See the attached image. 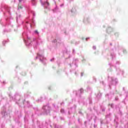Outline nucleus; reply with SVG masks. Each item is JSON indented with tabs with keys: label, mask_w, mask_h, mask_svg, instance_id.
<instances>
[{
	"label": "nucleus",
	"mask_w": 128,
	"mask_h": 128,
	"mask_svg": "<svg viewBox=\"0 0 128 128\" xmlns=\"http://www.w3.org/2000/svg\"><path fill=\"white\" fill-rule=\"evenodd\" d=\"M18 8H22V6H18Z\"/></svg>",
	"instance_id": "nucleus-1"
},
{
	"label": "nucleus",
	"mask_w": 128,
	"mask_h": 128,
	"mask_svg": "<svg viewBox=\"0 0 128 128\" xmlns=\"http://www.w3.org/2000/svg\"><path fill=\"white\" fill-rule=\"evenodd\" d=\"M36 34H38V30L35 31Z\"/></svg>",
	"instance_id": "nucleus-2"
}]
</instances>
